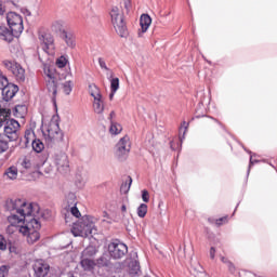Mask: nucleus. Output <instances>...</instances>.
<instances>
[{
	"label": "nucleus",
	"mask_w": 277,
	"mask_h": 277,
	"mask_svg": "<svg viewBox=\"0 0 277 277\" xmlns=\"http://www.w3.org/2000/svg\"><path fill=\"white\" fill-rule=\"evenodd\" d=\"M6 210L11 212L8 216L9 226L6 233L14 235L19 233L23 237H26L27 243L30 246L36 243L40 239V217L48 220L49 211L40 212V206L38 203H29L26 199L15 198L9 199L5 202Z\"/></svg>",
	"instance_id": "nucleus-1"
},
{
	"label": "nucleus",
	"mask_w": 277,
	"mask_h": 277,
	"mask_svg": "<svg viewBox=\"0 0 277 277\" xmlns=\"http://www.w3.org/2000/svg\"><path fill=\"white\" fill-rule=\"evenodd\" d=\"M6 22L11 30L5 26H0V38L4 42H12L15 38H18L23 34L25 27L23 26V16L15 12H9L6 14Z\"/></svg>",
	"instance_id": "nucleus-2"
},
{
	"label": "nucleus",
	"mask_w": 277,
	"mask_h": 277,
	"mask_svg": "<svg viewBox=\"0 0 277 277\" xmlns=\"http://www.w3.org/2000/svg\"><path fill=\"white\" fill-rule=\"evenodd\" d=\"M96 219L94 216H82L72 227L71 233L74 237H90V235H96Z\"/></svg>",
	"instance_id": "nucleus-3"
},
{
	"label": "nucleus",
	"mask_w": 277,
	"mask_h": 277,
	"mask_svg": "<svg viewBox=\"0 0 277 277\" xmlns=\"http://www.w3.org/2000/svg\"><path fill=\"white\" fill-rule=\"evenodd\" d=\"M110 23L114 26L117 34L124 38L127 36V24L124 23V12L122 5H113L109 11Z\"/></svg>",
	"instance_id": "nucleus-4"
},
{
	"label": "nucleus",
	"mask_w": 277,
	"mask_h": 277,
	"mask_svg": "<svg viewBox=\"0 0 277 277\" xmlns=\"http://www.w3.org/2000/svg\"><path fill=\"white\" fill-rule=\"evenodd\" d=\"M51 159L61 174L70 172V161L68 160V155H66V153L63 150H54L51 154Z\"/></svg>",
	"instance_id": "nucleus-5"
},
{
	"label": "nucleus",
	"mask_w": 277,
	"mask_h": 277,
	"mask_svg": "<svg viewBox=\"0 0 277 277\" xmlns=\"http://www.w3.org/2000/svg\"><path fill=\"white\" fill-rule=\"evenodd\" d=\"M131 153V138L129 135H126L119 140V142L116 145L115 148V157L119 161L127 160V157H129V154Z\"/></svg>",
	"instance_id": "nucleus-6"
},
{
	"label": "nucleus",
	"mask_w": 277,
	"mask_h": 277,
	"mask_svg": "<svg viewBox=\"0 0 277 277\" xmlns=\"http://www.w3.org/2000/svg\"><path fill=\"white\" fill-rule=\"evenodd\" d=\"M43 135L47 142H62L64 140V132L60 129V123L55 121H51L45 131H43Z\"/></svg>",
	"instance_id": "nucleus-7"
},
{
	"label": "nucleus",
	"mask_w": 277,
	"mask_h": 277,
	"mask_svg": "<svg viewBox=\"0 0 277 277\" xmlns=\"http://www.w3.org/2000/svg\"><path fill=\"white\" fill-rule=\"evenodd\" d=\"M4 68L12 72L13 77L18 81V83H24L26 75H25V69L23 65L17 63L16 61H3L2 62Z\"/></svg>",
	"instance_id": "nucleus-8"
},
{
	"label": "nucleus",
	"mask_w": 277,
	"mask_h": 277,
	"mask_svg": "<svg viewBox=\"0 0 277 277\" xmlns=\"http://www.w3.org/2000/svg\"><path fill=\"white\" fill-rule=\"evenodd\" d=\"M108 252L111 259H122L129 252V248L120 241H115L108 246Z\"/></svg>",
	"instance_id": "nucleus-9"
},
{
	"label": "nucleus",
	"mask_w": 277,
	"mask_h": 277,
	"mask_svg": "<svg viewBox=\"0 0 277 277\" xmlns=\"http://www.w3.org/2000/svg\"><path fill=\"white\" fill-rule=\"evenodd\" d=\"M39 40L42 44V49L49 55H53L55 51V39L52 37L51 34L41 32L39 35Z\"/></svg>",
	"instance_id": "nucleus-10"
},
{
	"label": "nucleus",
	"mask_w": 277,
	"mask_h": 277,
	"mask_svg": "<svg viewBox=\"0 0 277 277\" xmlns=\"http://www.w3.org/2000/svg\"><path fill=\"white\" fill-rule=\"evenodd\" d=\"M18 129H21V123H18V121L14 119L8 120L4 126V134L11 142H14L18 140Z\"/></svg>",
	"instance_id": "nucleus-11"
},
{
	"label": "nucleus",
	"mask_w": 277,
	"mask_h": 277,
	"mask_svg": "<svg viewBox=\"0 0 277 277\" xmlns=\"http://www.w3.org/2000/svg\"><path fill=\"white\" fill-rule=\"evenodd\" d=\"M45 72V81L47 89L53 96L57 94V80L55 79V75L51 71V69H44Z\"/></svg>",
	"instance_id": "nucleus-12"
},
{
	"label": "nucleus",
	"mask_w": 277,
	"mask_h": 277,
	"mask_svg": "<svg viewBox=\"0 0 277 277\" xmlns=\"http://www.w3.org/2000/svg\"><path fill=\"white\" fill-rule=\"evenodd\" d=\"M51 269V266L43 260H38L34 264V272L36 277H47L49 276V272Z\"/></svg>",
	"instance_id": "nucleus-13"
},
{
	"label": "nucleus",
	"mask_w": 277,
	"mask_h": 277,
	"mask_svg": "<svg viewBox=\"0 0 277 277\" xmlns=\"http://www.w3.org/2000/svg\"><path fill=\"white\" fill-rule=\"evenodd\" d=\"M22 174L34 168V160L29 156H24L17 160Z\"/></svg>",
	"instance_id": "nucleus-14"
},
{
	"label": "nucleus",
	"mask_w": 277,
	"mask_h": 277,
	"mask_svg": "<svg viewBox=\"0 0 277 277\" xmlns=\"http://www.w3.org/2000/svg\"><path fill=\"white\" fill-rule=\"evenodd\" d=\"M17 92H18V85L14 83L9 84L2 91L3 100L11 101V98H14V96H16Z\"/></svg>",
	"instance_id": "nucleus-15"
},
{
	"label": "nucleus",
	"mask_w": 277,
	"mask_h": 277,
	"mask_svg": "<svg viewBox=\"0 0 277 277\" xmlns=\"http://www.w3.org/2000/svg\"><path fill=\"white\" fill-rule=\"evenodd\" d=\"M60 38L64 40V42L67 44L69 49H75V47H77L75 34L69 31H63V34L60 35Z\"/></svg>",
	"instance_id": "nucleus-16"
},
{
	"label": "nucleus",
	"mask_w": 277,
	"mask_h": 277,
	"mask_svg": "<svg viewBox=\"0 0 277 277\" xmlns=\"http://www.w3.org/2000/svg\"><path fill=\"white\" fill-rule=\"evenodd\" d=\"M5 181H16L18 179V168L16 166H11L6 168L3 173Z\"/></svg>",
	"instance_id": "nucleus-17"
},
{
	"label": "nucleus",
	"mask_w": 277,
	"mask_h": 277,
	"mask_svg": "<svg viewBox=\"0 0 277 277\" xmlns=\"http://www.w3.org/2000/svg\"><path fill=\"white\" fill-rule=\"evenodd\" d=\"M93 111L100 115L103 114V111H105V102L103 101V95L93 98Z\"/></svg>",
	"instance_id": "nucleus-18"
},
{
	"label": "nucleus",
	"mask_w": 277,
	"mask_h": 277,
	"mask_svg": "<svg viewBox=\"0 0 277 277\" xmlns=\"http://www.w3.org/2000/svg\"><path fill=\"white\" fill-rule=\"evenodd\" d=\"M153 23V18L149 17L148 14H143L140 19V25L142 29V34H146L148 31V27H150Z\"/></svg>",
	"instance_id": "nucleus-19"
},
{
	"label": "nucleus",
	"mask_w": 277,
	"mask_h": 277,
	"mask_svg": "<svg viewBox=\"0 0 277 277\" xmlns=\"http://www.w3.org/2000/svg\"><path fill=\"white\" fill-rule=\"evenodd\" d=\"M81 267L85 271V272H92L93 267H96V262H94V260L92 259H88V258H83L80 262Z\"/></svg>",
	"instance_id": "nucleus-20"
},
{
	"label": "nucleus",
	"mask_w": 277,
	"mask_h": 277,
	"mask_svg": "<svg viewBox=\"0 0 277 277\" xmlns=\"http://www.w3.org/2000/svg\"><path fill=\"white\" fill-rule=\"evenodd\" d=\"M52 30L56 31V34H60L62 36L66 29H64V21L57 19L52 23Z\"/></svg>",
	"instance_id": "nucleus-21"
},
{
	"label": "nucleus",
	"mask_w": 277,
	"mask_h": 277,
	"mask_svg": "<svg viewBox=\"0 0 277 277\" xmlns=\"http://www.w3.org/2000/svg\"><path fill=\"white\" fill-rule=\"evenodd\" d=\"M109 133L110 135H120V133H122V126L116 121H111Z\"/></svg>",
	"instance_id": "nucleus-22"
},
{
	"label": "nucleus",
	"mask_w": 277,
	"mask_h": 277,
	"mask_svg": "<svg viewBox=\"0 0 277 277\" xmlns=\"http://www.w3.org/2000/svg\"><path fill=\"white\" fill-rule=\"evenodd\" d=\"M89 94L90 96H92V98H98L103 96L101 94V89H98L97 85L94 83L89 84Z\"/></svg>",
	"instance_id": "nucleus-23"
},
{
	"label": "nucleus",
	"mask_w": 277,
	"mask_h": 277,
	"mask_svg": "<svg viewBox=\"0 0 277 277\" xmlns=\"http://www.w3.org/2000/svg\"><path fill=\"white\" fill-rule=\"evenodd\" d=\"M31 146H32V149L35 150V153H42L44 150V143H42V141H40V138H35L31 142Z\"/></svg>",
	"instance_id": "nucleus-24"
},
{
	"label": "nucleus",
	"mask_w": 277,
	"mask_h": 277,
	"mask_svg": "<svg viewBox=\"0 0 277 277\" xmlns=\"http://www.w3.org/2000/svg\"><path fill=\"white\" fill-rule=\"evenodd\" d=\"M140 273V263L137 261H133L129 264V274L130 276H137Z\"/></svg>",
	"instance_id": "nucleus-25"
},
{
	"label": "nucleus",
	"mask_w": 277,
	"mask_h": 277,
	"mask_svg": "<svg viewBox=\"0 0 277 277\" xmlns=\"http://www.w3.org/2000/svg\"><path fill=\"white\" fill-rule=\"evenodd\" d=\"M24 137L26 140V144H31L36 140V133L34 132V129H27L25 131Z\"/></svg>",
	"instance_id": "nucleus-26"
},
{
	"label": "nucleus",
	"mask_w": 277,
	"mask_h": 277,
	"mask_svg": "<svg viewBox=\"0 0 277 277\" xmlns=\"http://www.w3.org/2000/svg\"><path fill=\"white\" fill-rule=\"evenodd\" d=\"M8 118H10V109L0 108V127H3V122H8Z\"/></svg>",
	"instance_id": "nucleus-27"
},
{
	"label": "nucleus",
	"mask_w": 277,
	"mask_h": 277,
	"mask_svg": "<svg viewBox=\"0 0 277 277\" xmlns=\"http://www.w3.org/2000/svg\"><path fill=\"white\" fill-rule=\"evenodd\" d=\"M132 183H133V180L131 177H128V180L120 187L121 194H129Z\"/></svg>",
	"instance_id": "nucleus-28"
},
{
	"label": "nucleus",
	"mask_w": 277,
	"mask_h": 277,
	"mask_svg": "<svg viewBox=\"0 0 277 277\" xmlns=\"http://www.w3.org/2000/svg\"><path fill=\"white\" fill-rule=\"evenodd\" d=\"M138 217H146V213H148V206L146 203H141L136 210Z\"/></svg>",
	"instance_id": "nucleus-29"
},
{
	"label": "nucleus",
	"mask_w": 277,
	"mask_h": 277,
	"mask_svg": "<svg viewBox=\"0 0 277 277\" xmlns=\"http://www.w3.org/2000/svg\"><path fill=\"white\" fill-rule=\"evenodd\" d=\"M120 89V79L111 78L110 79V92H118Z\"/></svg>",
	"instance_id": "nucleus-30"
},
{
	"label": "nucleus",
	"mask_w": 277,
	"mask_h": 277,
	"mask_svg": "<svg viewBox=\"0 0 277 277\" xmlns=\"http://www.w3.org/2000/svg\"><path fill=\"white\" fill-rule=\"evenodd\" d=\"M187 129H189V123L187 121H183L180 128V133H183L182 136H180L181 142L185 140V133H187Z\"/></svg>",
	"instance_id": "nucleus-31"
},
{
	"label": "nucleus",
	"mask_w": 277,
	"mask_h": 277,
	"mask_svg": "<svg viewBox=\"0 0 277 277\" xmlns=\"http://www.w3.org/2000/svg\"><path fill=\"white\" fill-rule=\"evenodd\" d=\"M75 84L72 83V81H66V82H64L63 83V92L65 93V94H70V92H72V87H74Z\"/></svg>",
	"instance_id": "nucleus-32"
},
{
	"label": "nucleus",
	"mask_w": 277,
	"mask_h": 277,
	"mask_svg": "<svg viewBox=\"0 0 277 277\" xmlns=\"http://www.w3.org/2000/svg\"><path fill=\"white\" fill-rule=\"evenodd\" d=\"M67 64H68V58L66 56H61L56 60L57 68H66Z\"/></svg>",
	"instance_id": "nucleus-33"
},
{
	"label": "nucleus",
	"mask_w": 277,
	"mask_h": 277,
	"mask_svg": "<svg viewBox=\"0 0 277 277\" xmlns=\"http://www.w3.org/2000/svg\"><path fill=\"white\" fill-rule=\"evenodd\" d=\"M9 84L10 82L8 81V77L0 75V90L3 91Z\"/></svg>",
	"instance_id": "nucleus-34"
},
{
	"label": "nucleus",
	"mask_w": 277,
	"mask_h": 277,
	"mask_svg": "<svg viewBox=\"0 0 277 277\" xmlns=\"http://www.w3.org/2000/svg\"><path fill=\"white\" fill-rule=\"evenodd\" d=\"M10 274V266L8 265H2L0 266V277H5Z\"/></svg>",
	"instance_id": "nucleus-35"
},
{
	"label": "nucleus",
	"mask_w": 277,
	"mask_h": 277,
	"mask_svg": "<svg viewBox=\"0 0 277 277\" xmlns=\"http://www.w3.org/2000/svg\"><path fill=\"white\" fill-rule=\"evenodd\" d=\"M10 148V145L8 144V141L0 138V153H5Z\"/></svg>",
	"instance_id": "nucleus-36"
},
{
	"label": "nucleus",
	"mask_w": 277,
	"mask_h": 277,
	"mask_svg": "<svg viewBox=\"0 0 277 277\" xmlns=\"http://www.w3.org/2000/svg\"><path fill=\"white\" fill-rule=\"evenodd\" d=\"M0 250H8V240L3 235H0Z\"/></svg>",
	"instance_id": "nucleus-37"
},
{
	"label": "nucleus",
	"mask_w": 277,
	"mask_h": 277,
	"mask_svg": "<svg viewBox=\"0 0 277 277\" xmlns=\"http://www.w3.org/2000/svg\"><path fill=\"white\" fill-rule=\"evenodd\" d=\"M142 200L143 202H149L150 194H148V190H142Z\"/></svg>",
	"instance_id": "nucleus-38"
},
{
	"label": "nucleus",
	"mask_w": 277,
	"mask_h": 277,
	"mask_svg": "<svg viewBox=\"0 0 277 277\" xmlns=\"http://www.w3.org/2000/svg\"><path fill=\"white\" fill-rule=\"evenodd\" d=\"M221 261L223 263H227L229 272L235 274V265H233V263L228 262L225 258H221Z\"/></svg>",
	"instance_id": "nucleus-39"
},
{
	"label": "nucleus",
	"mask_w": 277,
	"mask_h": 277,
	"mask_svg": "<svg viewBox=\"0 0 277 277\" xmlns=\"http://www.w3.org/2000/svg\"><path fill=\"white\" fill-rule=\"evenodd\" d=\"M98 65L102 70H109V67H107V63H105V60L102 57L98 58Z\"/></svg>",
	"instance_id": "nucleus-40"
},
{
	"label": "nucleus",
	"mask_w": 277,
	"mask_h": 277,
	"mask_svg": "<svg viewBox=\"0 0 277 277\" xmlns=\"http://www.w3.org/2000/svg\"><path fill=\"white\" fill-rule=\"evenodd\" d=\"M70 212L74 215V217H80L81 216V212H79V209L77 207H72L70 209Z\"/></svg>",
	"instance_id": "nucleus-41"
},
{
	"label": "nucleus",
	"mask_w": 277,
	"mask_h": 277,
	"mask_svg": "<svg viewBox=\"0 0 277 277\" xmlns=\"http://www.w3.org/2000/svg\"><path fill=\"white\" fill-rule=\"evenodd\" d=\"M106 76H107V79H114V71L111 69H106Z\"/></svg>",
	"instance_id": "nucleus-42"
},
{
	"label": "nucleus",
	"mask_w": 277,
	"mask_h": 277,
	"mask_svg": "<svg viewBox=\"0 0 277 277\" xmlns=\"http://www.w3.org/2000/svg\"><path fill=\"white\" fill-rule=\"evenodd\" d=\"M5 14V5H3V2L0 1V16H3Z\"/></svg>",
	"instance_id": "nucleus-43"
},
{
	"label": "nucleus",
	"mask_w": 277,
	"mask_h": 277,
	"mask_svg": "<svg viewBox=\"0 0 277 277\" xmlns=\"http://www.w3.org/2000/svg\"><path fill=\"white\" fill-rule=\"evenodd\" d=\"M222 222H228V219L225 216V217H221V219L216 220L217 226H222Z\"/></svg>",
	"instance_id": "nucleus-44"
},
{
	"label": "nucleus",
	"mask_w": 277,
	"mask_h": 277,
	"mask_svg": "<svg viewBox=\"0 0 277 277\" xmlns=\"http://www.w3.org/2000/svg\"><path fill=\"white\" fill-rule=\"evenodd\" d=\"M114 118H116V111L113 110V111H110L109 117H108V120L110 121V123L115 122Z\"/></svg>",
	"instance_id": "nucleus-45"
},
{
	"label": "nucleus",
	"mask_w": 277,
	"mask_h": 277,
	"mask_svg": "<svg viewBox=\"0 0 277 277\" xmlns=\"http://www.w3.org/2000/svg\"><path fill=\"white\" fill-rule=\"evenodd\" d=\"M124 8H126L127 12H129V8H131V1L130 0L124 1Z\"/></svg>",
	"instance_id": "nucleus-46"
},
{
	"label": "nucleus",
	"mask_w": 277,
	"mask_h": 277,
	"mask_svg": "<svg viewBox=\"0 0 277 277\" xmlns=\"http://www.w3.org/2000/svg\"><path fill=\"white\" fill-rule=\"evenodd\" d=\"M210 259H215V248L210 249Z\"/></svg>",
	"instance_id": "nucleus-47"
},
{
	"label": "nucleus",
	"mask_w": 277,
	"mask_h": 277,
	"mask_svg": "<svg viewBox=\"0 0 277 277\" xmlns=\"http://www.w3.org/2000/svg\"><path fill=\"white\" fill-rule=\"evenodd\" d=\"M22 13L25 14L26 16H31V12H29V10L27 9H22Z\"/></svg>",
	"instance_id": "nucleus-48"
},
{
	"label": "nucleus",
	"mask_w": 277,
	"mask_h": 277,
	"mask_svg": "<svg viewBox=\"0 0 277 277\" xmlns=\"http://www.w3.org/2000/svg\"><path fill=\"white\" fill-rule=\"evenodd\" d=\"M259 161L252 159V156L250 157V164L249 168H252V166H254L255 163H258Z\"/></svg>",
	"instance_id": "nucleus-49"
},
{
	"label": "nucleus",
	"mask_w": 277,
	"mask_h": 277,
	"mask_svg": "<svg viewBox=\"0 0 277 277\" xmlns=\"http://www.w3.org/2000/svg\"><path fill=\"white\" fill-rule=\"evenodd\" d=\"M121 212H122V216L124 217V214L127 213V206H121Z\"/></svg>",
	"instance_id": "nucleus-50"
},
{
	"label": "nucleus",
	"mask_w": 277,
	"mask_h": 277,
	"mask_svg": "<svg viewBox=\"0 0 277 277\" xmlns=\"http://www.w3.org/2000/svg\"><path fill=\"white\" fill-rule=\"evenodd\" d=\"M88 254H90V248H87V249L82 252V256H88Z\"/></svg>",
	"instance_id": "nucleus-51"
},
{
	"label": "nucleus",
	"mask_w": 277,
	"mask_h": 277,
	"mask_svg": "<svg viewBox=\"0 0 277 277\" xmlns=\"http://www.w3.org/2000/svg\"><path fill=\"white\" fill-rule=\"evenodd\" d=\"M83 18L84 21H87V23H92V18H90V15H84Z\"/></svg>",
	"instance_id": "nucleus-52"
},
{
	"label": "nucleus",
	"mask_w": 277,
	"mask_h": 277,
	"mask_svg": "<svg viewBox=\"0 0 277 277\" xmlns=\"http://www.w3.org/2000/svg\"><path fill=\"white\" fill-rule=\"evenodd\" d=\"M115 94H116V92L110 91V94H109V98H110V101H114V96H115Z\"/></svg>",
	"instance_id": "nucleus-53"
},
{
	"label": "nucleus",
	"mask_w": 277,
	"mask_h": 277,
	"mask_svg": "<svg viewBox=\"0 0 277 277\" xmlns=\"http://www.w3.org/2000/svg\"><path fill=\"white\" fill-rule=\"evenodd\" d=\"M19 109H25V106H17V107H15V111H18Z\"/></svg>",
	"instance_id": "nucleus-54"
},
{
	"label": "nucleus",
	"mask_w": 277,
	"mask_h": 277,
	"mask_svg": "<svg viewBox=\"0 0 277 277\" xmlns=\"http://www.w3.org/2000/svg\"><path fill=\"white\" fill-rule=\"evenodd\" d=\"M107 216H108L107 212H104V217H107Z\"/></svg>",
	"instance_id": "nucleus-55"
},
{
	"label": "nucleus",
	"mask_w": 277,
	"mask_h": 277,
	"mask_svg": "<svg viewBox=\"0 0 277 277\" xmlns=\"http://www.w3.org/2000/svg\"><path fill=\"white\" fill-rule=\"evenodd\" d=\"M10 252H14V250L12 248H10Z\"/></svg>",
	"instance_id": "nucleus-56"
}]
</instances>
